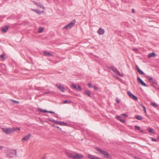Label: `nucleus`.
Listing matches in <instances>:
<instances>
[{"label":"nucleus","mask_w":159,"mask_h":159,"mask_svg":"<svg viewBox=\"0 0 159 159\" xmlns=\"http://www.w3.org/2000/svg\"><path fill=\"white\" fill-rule=\"evenodd\" d=\"M38 110L39 111L43 112H46V113H49L52 114H55V112L54 111H48L46 110H43V109H41L40 108H38Z\"/></svg>","instance_id":"7"},{"label":"nucleus","mask_w":159,"mask_h":159,"mask_svg":"<svg viewBox=\"0 0 159 159\" xmlns=\"http://www.w3.org/2000/svg\"><path fill=\"white\" fill-rule=\"evenodd\" d=\"M34 2L37 6H39V5H40V3L39 2H36L34 1Z\"/></svg>","instance_id":"27"},{"label":"nucleus","mask_w":159,"mask_h":159,"mask_svg":"<svg viewBox=\"0 0 159 159\" xmlns=\"http://www.w3.org/2000/svg\"><path fill=\"white\" fill-rule=\"evenodd\" d=\"M158 139L159 140V136L158 137Z\"/></svg>","instance_id":"53"},{"label":"nucleus","mask_w":159,"mask_h":159,"mask_svg":"<svg viewBox=\"0 0 159 159\" xmlns=\"http://www.w3.org/2000/svg\"><path fill=\"white\" fill-rule=\"evenodd\" d=\"M72 88L75 89L78 91H80L81 89L80 86L79 85H76V84H72Z\"/></svg>","instance_id":"6"},{"label":"nucleus","mask_w":159,"mask_h":159,"mask_svg":"<svg viewBox=\"0 0 159 159\" xmlns=\"http://www.w3.org/2000/svg\"><path fill=\"white\" fill-rule=\"evenodd\" d=\"M148 77L149 82H151L156 85L157 84V83L155 82V80H153L152 77L148 76Z\"/></svg>","instance_id":"11"},{"label":"nucleus","mask_w":159,"mask_h":159,"mask_svg":"<svg viewBox=\"0 0 159 159\" xmlns=\"http://www.w3.org/2000/svg\"><path fill=\"white\" fill-rule=\"evenodd\" d=\"M16 150H8L7 152V157L12 158L16 156Z\"/></svg>","instance_id":"3"},{"label":"nucleus","mask_w":159,"mask_h":159,"mask_svg":"<svg viewBox=\"0 0 159 159\" xmlns=\"http://www.w3.org/2000/svg\"><path fill=\"white\" fill-rule=\"evenodd\" d=\"M11 101L14 103L18 104L19 103L18 101L14 100L13 99H12Z\"/></svg>","instance_id":"26"},{"label":"nucleus","mask_w":159,"mask_h":159,"mask_svg":"<svg viewBox=\"0 0 159 159\" xmlns=\"http://www.w3.org/2000/svg\"><path fill=\"white\" fill-rule=\"evenodd\" d=\"M65 153L66 155H67L69 157H70V153L67 151H66Z\"/></svg>","instance_id":"32"},{"label":"nucleus","mask_w":159,"mask_h":159,"mask_svg":"<svg viewBox=\"0 0 159 159\" xmlns=\"http://www.w3.org/2000/svg\"><path fill=\"white\" fill-rule=\"evenodd\" d=\"M2 146H0V150L2 149Z\"/></svg>","instance_id":"50"},{"label":"nucleus","mask_w":159,"mask_h":159,"mask_svg":"<svg viewBox=\"0 0 159 159\" xmlns=\"http://www.w3.org/2000/svg\"><path fill=\"white\" fill-rule=\"evenodd\" d=\"M127 94L130 98L133 99L134 100L137 101L138 100V98L137 97L134 95L133 94L131 93L129 91H128L127 92Z\"/></svg>","instance_id":"5"},{"label":"nucleus","mask_w":159,"mask_h":159,"mask_svg":"<svg viewBox=\"0 0 159 159\" xmlns=\"http://www.w3.org/2000/svg\"><path fill=\"white\" fill-rule=\"evenodd\" d=\"M67 102H68V101L67 100H66L63 102V103L65 104V103H66Z\"/></svg>","instance_id":"41"},{"label":"nucleus","mask_w":159,"mask_h":159,"mask_svg":"<svg viewBox=\"0 0 159 159\" xmlns=\"http://www.w3.org/2000/svg\"><path fill=\"white\" fill-rule=\"evenodd\" d=\"M52 92H51V91H48V92H44V93H45L46 94H52Z\"/></svg>","instance_id":"33"},{"label":"nucleus","mask_w":159,"mask_h":159,"mask_svg":"<svg viewBox=\"0 0 159 159\" xmlns=\"http://www.w3.org/2000/svg\"><path fill=\"white\" fill-rule=\"evenodd\" d=\"M134 127L135 129H136L137 130H139L140 129V128L139 126L135 125L134 126Z\"/></svg>","instance_id":"30"},{"label":"nucleus","mask_w":159,"mask_h":159,"mask_svg":"<svg viewBox=\"0 0 159 159\" xmlns=\"http://www.w3.org/2000/svg\"><path fill=\"white\" fill-rule=\"evenodd\" d=\"M109 68L111 69L114 72L116 69L113 66H111Z\"/></svg>","instance_id":"23"},{"label":"nucleus","mask_w":159,"mask_h":159,"mask_svg":"<svg viewBox=\"0 0 159 159\" xmlns=\"http://www.w3.org/2000/svg\"><path fill=\"white\" fill-rule=\"evenodd\" d=\"M52 121L53 122H54V123H58L59 124V122H60L59 121H57L56 120H53Z\"/></svg>","instance_id":"37"},{"label":"nucleus","mask_w":159,"mask_h":159,"mask_svg":"<svg viewBox=\"0 0 159 159\" xmlns=\"http://www.w3.org/2000/svg\"><path fill=\"white\" fill-rule=\"evenodd\" d=\"M94 89L95 90H98V87L96 86H94Z\"/></svg>","instance_id":"39"},{"label":"nucleus","mask_w":159,"mask_h":159,"mask_svg":"<svg viewBox=\"0 0 159 159\" xmlns=\"http://www.w3.org/2000/svg\"><path fill=\"white\" fill-rule=\"evenodd\" d=\"M46 156H44L41 159H45Z\"/></svg>","instance_id":"46"},{"label":"nucleus","mask_w":159,"mask_h":159,"mask_svg":"<svg viewBox=\"0 0 159 159\" xmlns=\"http://www.w3.org/2000/svg\"><path fill=\"white\" fill-rule=\"evenodd\" d=\"M88 86L89 88H91L92 87V85L91 83H89L88 84Z\"/></svg>","instance_id":"34"},{"label":"nucleus","mask_w":159,"mask_h":159,"mask_svg":"<svg viewBox=\"0 0 159 159\" xmlns=\"http://www.w3.org/2000/svg\"><path fill=\"white\" fill-rule=\"evenodd\" d=\"M97 32L99 35L103 34L104 33V29H102L101 28H100L99 29Z\"/></svg>","instance_id":"14"},{"label":"nucleus","mask_w":159,"mask_h":159,"mask_svg":"<svg viewBox=\"0 0 159 159\" xmlns=\"http://www.w3.org/2000/svg\"><path fill=\"white\" fill-rule=\"evenodd\" d=\"M132 12L134 13L135 12V11L134 10V9H133L132 10Z\"/></svg>","instance_id":"44"},{"label":"nucleus","mask_w":159,"mask_h":159,"mask_svg":"<svg viewBox=\"0 0 159 159\" xmlns=\"http://www.w3.org/2000/svg\"><path fill=\"white\" fill-rule=\"evenodd\" d=\"M56 86H57L59 89L62 92H64L65 91L64 88L61 86V85L60 84H57Z\"/></svg>","instance_id":"10"},{"label":"nucleus","mask_w":159,"mask_h":159,"mask_svg":"<svg viewBox=\"0 0 159 159\" xmlns=\"http://www.w3.org/2000/svg\"><path fill=\"white\" fill-rule=\"evenodd\" d=\"M95 149L98 152L102 155L104 157L106 158H108L111 157L109 154L107 152L103 151L100 148H96Z\"/></svg>","instance_id":"2"},{"label":"nucleus","mask_w":159,"mask_h":159,"mask_svg":"<svg viewBox=\"0 0 159 159\" xmlns=\"http://www.w3.org/2000/svg\"><path fill=\"white\" fill-rule=\"evenodd\" d=\"M43 29V28H42V27L40 28L38 31V32L39 33H41L42 32Z\"/></svg>","instance_id":"24"},{"label":"nucleus","mask_w":159,"mask_h":159,"mask_svg":"<svg viewBox=\"0 0 159 159\" xmlns=\"http://www.w3.org/2000/svg\"><path fill=\"white\" fill-rule=\"evenodd\" d=\"M43 53L46 56L51 57L52 56V54L50 52H47V51H43Z\"/></svg>","instance_id":"15"},{"label":"nucleus","mask_w":159,"mask_h":159,"mask_svg":"<svg viewBox=\"0 0 159 159\" xmlns=\"http://www.w3.org/2000/svg\"><path fill=\"white\" fill-rule=\"evenodd\" d=\"M35 11L38 14H41V12L39 11H38V10H35Z\"/></svg>","instance_id":"38"},{"label":"nucleus","mask_w":159,"mask_h":159,"mask_svg":"<svg viewBox=\"0 0 159 159\" xmlns=\"http://www.w3.org/2000/svg\"><path fill=\"white\" fill-rule=\"evenodd\" d=\"M120 121L122 123H124L125 122V121L124 119H120Z\"/></svg>","instance_id":"40"},{"label":"nucleus","mask_w":159,"mask_h":159,"mask_svg":"<svg viewBox=\"0 0 159 159\" xmlns=\"http://www.w3.org/2000/svg\"><path fill=\"white\" fill-rule=\"evenodd\" d=\"M39 7H40L41 8H43V9H44V7L43 5L42 4H41V3L40 4V5H39Z\"/></svg>","instance_id":"31"},{"label":"nucleus","mask_w":159,"mask_h":159,"mask_svg":"<svg viewBox=\"0 0 159 159\" xmlns=\"http://www.w3.org/2000/svg\"><path fill=\"white\" fill-rule=\"evenodd\" d=\"M151 139H152V141H157L156 139H155V138H152Z\"/></svg>","instance_id":"36"},{"label":"nucleus","mask_w":159,"mask_h":159,"mask_svg":"<svg viewBox=\"0 0 159 159\" xmlns=\"http://www.w3.org/2000/svg\"><path fill=\"white\" fill-rule=\"evenodd\" d=\"M55 127H56L57 128H59V126H55Z\"/></svg>","instance_id":"52"},{"label":"nucleus","mask_w":159,"mask_h":159,"mask_svg":"<svg viewBox=\"0 0 159 159\" xmlns=\"http://www.w3.org/2000/svg\"><path fill=\"white\" fill-rule=\"evenodd\" d=\"M156 55V54L154 52L150 53L148 55V58H150L152 57H154Z\"/></svg>","instance_id":"16"},{"label":"nucleus","mask_w":159,"mask_h":159,"mask_svg":"<svg viewBox=\"0 0 159 159\" xmlns=\"http://www.w3.org/2000/svg\"><path fill=\"white\" fill-rule=\"evenodd\" d=\"M120 118H121V117L120 116H117V119L119 120H120V119H121Z\"/></svg>","instance_id":"43"},{"label":"nucleus","mask_w":159,"mask_h":159,"mask_svg":"<svg viewBox=\"0 0 159 159\" xmlns=\"http://www.w3.org/2000/svg\"><path fill=\"white\" fill-rule=\"evenodd\" d=\"M151 105L154 107H157L158 106V104L154 102H152L151 103Z\"/></svg>","instance_id":"21"},{"label":"nucleus","mask_w":159,"mask_h":159,"mask_svg":"<svg viewBox=\"0 0 159 159\" xmlns=\"http://www.w3.org/2000/svg\"><path fill=\"white\" fill-rule=\"evenodd\" d=\"M121 116H128L125 114H122Z\"/></svg>","instance_id":"42"},{"label":"nucleus","mask_w":159,"mask_h":159,"mask_svg":"<svg viewBox=\"0 0 159 159\" xmlns=\"http://www.w3.org/2000/svg\"><path fill=\"white\" fill-rule=\"evenodd\" d=\"M84 93H85L89 97H91L89 91L85 90L84 91Z\"/></svg>","instance_id":"22"},{"label":"nucleus","mask_w":159,"mask_h":159,"mask_svg":"<svg viewBox=\"0 0 159 159\" xmlns=\"http://www.w3.org/2000/svg\"><path fill=\"white\" fill-rule=\"evenodd\" d=\"M134 50L136 51H137L138 50V49L137 48H135L134 49Z\"/></svg>","instance_id":"47"},{"label":"nucleus","mask_w":159,"mask_h":159,"mask_svg":"<svg viewBox=\"0 0 159 159\" xmlns=\"http://www.w3.org/2000/svg\"><path fill=\"white\" fill-rule=\"evenodd\" d=\"M0 57L2 58V59H5V55L4 54H2L1 55H0Z\"/></svg>","instance_id":"28"},{"label":"nucleus","mask_w":159,"mask_h":159,"mask_svg":"<svg viewBox=\"0 0 159 159\" xmlns=\"http://www.w3.org/2000/svg\"><path fill=\"white\" fill-rule=\"evenodd\" d=\"M135 118L139 120H141L143 119V118L140 116H135Z\"/></svg>","instance_id":"18"},{"label":"nucleus","mask_w":159,"mask_h":159,"mask_svg":"<svg viewBox=\"0 0 159 159\" xmlns=\"http://www.w3.org/2000/svg\"><path fill=\"white\" fill-rule=\"evenodd\" d=\"M117 75H119L121 76V74L120 72L116 69L115 70L114 72Z\"/></svg>","instance_id":"20"},{"label":"nucleus","mask_w":159,"mask_h":159,"mask_svg":"<svg viewBox=\"0 0 159 159\" xmlns=\"http://www.w3.org/2000/svg\"><path fill=\"white\" fill-rule=\"evenodd\" d=\"M143 111H144L145 113L146 114V108L145 107H143Z\"/></svg>","instance_id":"35"},{"label":"nucleus","mask_w":159,"mask_h":159,"mask_svg":"<svg viewBox=\"0 0 159 159\" xmlns=\"http://www.w3.org/2000/svg\"><path fill=\"white\" fill-rule=\"evenodd\" d=\"M139 83L141 85L144 86H147L146 84L139 77H138L137 78Z\"/></svg>","instance_id":"8"},{"label":"nucleus","mask_w":159,"mask_h":159,"mask_svg":"<svg viewBox=\"0 0 159 159\" xmlns=\"http://www.w3.org/2000/svg\"><path fill=\"white\" fill-rule=\"evenodd\" d=\"M3 132L7 134H9L14 133L17 130H19L20 128L18 127H13L2 128Z\"/></svg>","instance_id":"1"},{"label":"nucleus","mask_w":159,"mask_h":159,"mask_svg":"<svg viewBox=\"0 0 159 159\" xmlns=\"http://www.w3.org/2000/svg\"><path fill=\"white\" fill-rule=\"evenodd\" d=\"M136 68L138 72L140 74L142 75L144 74V73L139 68L138 66H136Z\"/></svg>","instance_id":"13"},{"label":"nucleus","mask_w":159,"mask_h":159,"mask_svg":"<svg viewBox=\"0 0 159 159\" xmlns=\"http://www.w3.org/2000/svg\"><path fill=\"white\" fill-rule=\"evenodd\" d=\"M148 131L150 133H152L153 134L155 133V131L154 130V129L150 128H148Z\"/></svg>","instance_id":"19"},{"label":"nucleus","mask_w":159,"mask_h":159,"mask_svg":"<svg viewBox=\"0 0 159 159\" xmlns=\"http://www.w3.org/2000/svg\"><path fill=\"white\" fill-rule=\"evenodd\" d=\"M70 27V23L68 24L67 25L64 26L63 29H68Z\"/></svg>","instance_id":"25"},{"label":"nucleus","mask_w":159,"mask_h":159,"mask_svg":"<svg viewBox=\"0 0 159 159\" xmlns=\"http://www.w3.org/2000/svg\"><path fill=\"white\" fill-rule=\"evenodd\" d=\"M140 105L143 108V107H145L143 105V104L142 103H141V104H140Z\"/></svg>","instance_id":"45"},{"label":"nucleus","mask_w":159,"mask_h":159,"mask_svg":"<svg viewBox=\"0 0 159 159\" xmlns=\"http://www.w3.org/2000/svg\"><path fill=\"white\" fill-rule=\"evenodd\" d=\"M31 136L30 134H29L25 136L22 139V141L24 142L25 141L28 140Z\"/></svg>","instance_id":"9"},{"label":"nucleus","mask_w":159,"mask_h":159,"mask_svg":"<svg viewBox=\"0 0 159 159\" xmlns=\"http://www.w3.org/2000/svg\"><path fill=\"white\" fill-rule=\"evenodd\" d=\"M116 102L118 103H119L120 102V101L119 100H117L116 101Z\"/></svg>","instance_id":"48"},{"label":"nucleus","mask_w":159,"mask_h":159,"mask_svg":"<svg viewBox=\"0 0 159 159\" xmlns=\"http://www.w3.org/2000/svg\"><path fill=\"white\" fill-rule=\"evenodd\" d=\"M46 94L45 93H44V92H43V94H42L41 95L42 96V95H44L45 94Z\"/></svg>","instance_id":"49"},{"label":"nucleus","mask_w":159,"mask_h":159,"mask_svg":"<svg viewBox=\"0 0 159 159\" xmlns=\"http://www.w3.org/2000/svg\"><path fill=\"white\" fill-rule=\"evenodd\" d=\"M76 23V20H74L70 22V28L73 26Z\"/></svg>","instance_id":"17"},{"label":"nucleus","mask_w":159,"mask_h":159,"mask_svg":"<svg viewBox=\"0 0 159 159\" xmlns=\"http://www.w3.org/2000/svg\"><path fill=\"white\" fill-rule=\"evenodd\" d=\"M59 124H61V125H66V123L64 122H60Z\"/></svg>","instance_id":"29"},{"label":"nucleus","mask_w":159,"mask_h":159,"mask_svg":"<svg viewBox=\"0 0 159 159\" xmlns=\"http://www.w3.org/2000/svg\"><path fill=\"white\" fill-rule=\"evenodd\" d=\"M70 158H72L74 159H81L84 157L81 154L77 153L75 156H74L73 154H70Z\"/></svg>","instance_id":"4"},{"label":"nucleus","mask_w":159,"mask_h":159,"mask_svg":"<svg viewBox=\"0 0 159 159\" xmlns=\"http://www.w3.org/2000/svg\"><path fill=\"white\" fill-rule=\"evenodd\" d=\"M9 25H6L4 27L2 28V31L3 33H6L9 27Z\"/></svg>","instance_id":"12"},{"label":"nucleus","mask_w":159,"mask_h":159,"mask_svg":"<svg viewBox=\"0 0 159 159\" xmlns=\"http://www.w3.org/2000/svg\"><path fill=\"white\" fill-rule=\"evenodd\" d=\"M140 132H143V131L141 130H140Z\"/></svg>","instance_id":"51"}]
</instances>
